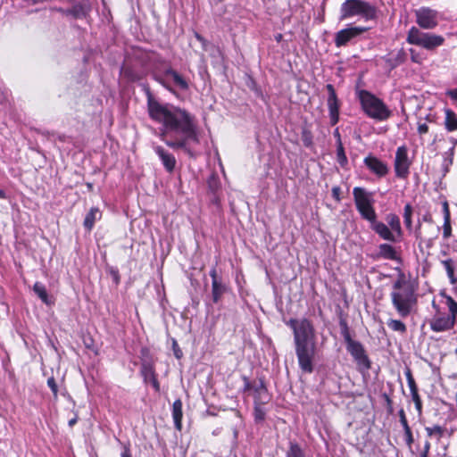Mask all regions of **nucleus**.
<instances>
[{"label":"nucleus","mask_w":457,"mask_h":457,"mask_svg":"<svg viewBox=\"0 0 457 457\" xmlns=\"http://www.w3.org/2000/svg\"><path fill=\"white\" fill-rule=\"evenodd\" d=\"M144 90L150 119L162 125L159 134L161 140L170 148L182 150L188 156L195 157V145L200 144L196 117L186 109L162 104L147 86L144 87Z\"/></svg>","instance_id":"nucleus-1"},{"label":"nucleus","mask_w":457,"mask_h":457,"mask_svg":"<svg viewBox=\"0 0 457 457\" xmlns=\"http://www.w3.org/2000/svg\"><path fill=\"white\" fill-rule=\"evenodd\" d=\"M286 324L293 330L299 368L304 373H312L317 352L315 328L312 321L306 318L290 319Z\"/></svg>","instance_id":"nucleus-2"},{"label":"nucleus","mask_w":457,"mask_h":457,"mask_svg":"<svg viewBox=\"0 0 457 457\" xmlns=\"http://www.w3.org/2000/svg\"><path fill=\"white\" fill-rule=\"evenodd\" d=\"M440 295L445 299L446 312H443L435 302L432 303L436 313L429 321V327L434 332L449 331L457 325V302L445 292H441Z\"/></svg>","instance_id":"nucleus-3"},{"label":"nucleus","mask_w":457,"mask_h":457,"mask_svg":"<svg viewBox=\"0 0 457 457\" xmlns=\"http://www.w3.org/2000/svg\"><path fill=\"white\" fill-rule=\"evenodd\" d=\"M390 296L393 306L402 318L408 317L417 303L413 288L403 278L394 283Z\"/></svg>","instance_id":"nucleus-4"},{"label":"nucleus","mask_w":457,"mask_h":457,"mask_svg":"<svg viewBox=\"0 0 457 457\" xmlns=\"http://www.w3.org/2000/svg\"><path fill=\"white\" fill-rule=\"evenodd\" d=\"M361 109L364 113L370 119L384 121L392 114V112L386 104L372 93L361 89L357 92Z\"/></svg>","instance_id":"nucleus-5"},{"label":"nucleus","mask_w":457,"mask_h":457,"mask_svg":"<svg viewBox=\"0 0 457 457\" xmlns=\"http://www.w3.org/2000/svg\"><path fill=\"white\" fill-rule=\"evenodd\" d=\"M360 17L369 21L378 19V9L374 4L364 0H345L340 7V21Z\"/></svg>","instance_id":"nucleus-6"},{"label":"nucleus","mask_w":457,"mask_h":457,"mask_svg":"<svg viewBox=\"0 0 457 457\" xmlns=\"http://www.w3.org/2000/svg\"><path fill=\"white\" fill-rule=\"evenodd\" d=\"M154 78L171 93L175 92L174 88L180 91H187L189 89V84L187 79L170 66H166L163 70L155 71Z\"/></svg>","instance_id":"nucleus-7"},{"label":"nucleus","mask_w":457,"mask_h":457,"mask_svg":"<svg viewBox=\"0 0 457 457\" xmlns=\"http://www.w3.org/2000/svg\"><path fill=\"white\" fill-rule=\"evenodd\" d=\"M406 41L414 46H420L428 51H433L445 43V37L441 35L424 32L419 28L412 26L408 33Z\"/></svg>","instance_id":"nucleus-8"},{"label":"nucleus","mask_w":457,"mask_h":457,"mask_svg":"<svg viewBox=\"0 0 457 457\" xmlns=\"http://www.w3.org/2000/svg\"><path fill=\"white\" fill-rule=\"evenodd\" d=\"M353 195L356 209L363 220L370 222L377 218L371 193L367 192L363 187H356L353 189Z\"/></svg>","instance_id":"nucleus-9"},{"label":"nucleus","mask_w":457,"mask_h":457,"mask_svg":"<svg viewBox=\"0 0 457 457\" xmlns=\"http://www.w3.org/2000/svg\"><path fill=\"white\" fill-rule=\"evenodd\" d=\"M370 28L362 26H348L340 29L335 34L334 42L337 47L345 46L349 43H353L362 34L367 32Z\"/></svg>","instance_id":"nucleus-10"},{"label":"nucleus","mask_w":457,"mask_h":457,"mask_svg":"<svg viewBox=\"0 0 457 457\" xmlns=\"http://www.w3.org/2000/svg\"><path fill=\"white\" fill-rule=\"evenodd\" d=\"M416 23L423 29H433L439 22V12L429 7L422 6L414 11Z\"/></svg>","instance_id":"nucleus-11"},{"label":"nucleus","mask_w":457,"mask_h":457,"mask_svg":"<svg viewBox=\"0 0 457 457\" xmlns=\"http://www.w3.org/2000/svg\"><path fill=\"white\" fill-rule=\"evenodd\" d=\"M411 162L408 156V149L401 145L396 149L394 168L395 176L399 179H406L410 174Z\"/></svg>","instance_id":"nucleus-12"},{"label":"nucleus","mask_w":457,"mask_h":457,"mask_svg":"<svg viewBox=\"0 0 457 457\" xmlns=\"http://www.w3.org/2000/svg\"><path fill=\"white\" fill-rule=\"evenodd\" d=\"M245 391H250L254 400V404H267L270 395L262 379L248 381L245 379Z\"/></svg>","instance_id":"nucleus-13"},{"label":"nucleus","mask_w":457,"mask_h":457,"mask_svg":"<svg viewBox=\"0 0 457 457\" xmlns=\"http://www.w3.org/2000/svg\"><path fill=\"white\" fill-rule=\"evenodd\" d=\"M346 349L354 359L360 370H368L370 369V361L360 342H352L346 345Z\"/></svg>","instance_id":"nucleus-14"},{"label":"nucleus","mask_w":457,"mask_h":457,"mask_svg":"<svg viewBox=\"0 0 457 457\" xmlns=\"http://www.w3.org/2000/svg\"><path fill=\"white\" fill-rule=\"evenodd\" d=\"M326 89L328 91L327 104L329 112L330 124L335 126L339 120V100L333 85L328 84L326 86Z\"/></svg>","instance_id":"nucleus-15"},{"label":"nucleus","mask_w":457,"mask_h":457,"mask_svg":"<svg viewBox=\"0 0 457 457\" xmlns=\"http://www.w3.org/2000/svg\"><path fill=\"white\" fill-rule=\"evenodd\" d=\"M363 163L368 170L378 178H384L389 172L387 163L372 154L366 156L363 160Z\"/></svg>","instance_id":"nucleus-16"},{"label":"nucleus","mask_w":457,"mask_h":457,"mask_svg":"<svg viewBox=\"0 0 457 457\" xmlns=\"http://www.w3.org/2000/svg\"><path fill=\"white\" fill-rule=\"evenodd\" d=\"M209 274L212 278V298L213 303H217L228 291V286L223 282L222 278L218 276L216 268H212Z\"/></svg>","instance_id":"nucleus-17"},{"label":"nucleus","mask_w":457,"mask_h":457,"mask_svg":"<svg viewBox=\"0 0 457 457\" xmlns=\"http://www.w3.org/2000/svg\"><path fill=\"white\" fill-rule=\"evenodd\" d=\"M153 150L159 157L164 170L169 173H172L177 164V160L174 154L169 152L163 146L155 144L153 145Z\"/></svg>","instance_id":"nucleus-18"},{"label":"nucleus","mask_w":457,"mask_h":457,"mask_svg":"<svg viewBox=\"0 0 457 457\" xmlns=\"http://www.w3.org/2000/svg\"><path fill=\"white\" fill-rule=\"evenodd\" d=\"M370 228L383 240L395 243L399 239L386 223L378 221L377 218L370 221Z\"/></svg>","instance_id":"nucleus-19"},{"label":"nucleus","mask_w":457,"mask_h":457,"mask_svg":"<svg viewBox=\"0 0 457 457\" xmlns=\"http://www.w3.org/2000/svg\"><path fill=\"white\" fill-rule=\"evenodd\" d=\"M405 377L407 379L408 386L411 391V399L414 402L415 408L419 415H420L422 413V401L419 395L418 386L410 369L406 370Z\"/></svg>","instance_id":"nucleus-20"},{"label":"nucleus","mask_w":457,"mask_h":457,"mask_svg":"<svg viewBox=\"0 0 457 457\" xmlns=\"http://www.w3.org/2000/svg\"><path fill=\"white\" fill-rule=\"evenodd\" d=\"M423 220L429 223V228L433 230L429 237H422L421 233L420 231V225L419 228L416 230V237L424 242L428 248H431L434 245L435 240L438 237L440 232V227H434L433 221L430 216H424Z\"/></svg>","instance_id":"nucleus-21"},{"label":"nucleus","mask_w":457,"mask_h":457,"mask_svg":"<svg viewBox=\"0 0 457 457\" xmlns=\"http://www.w3.org/2000/svg\"><path fill=\"white\" fill-rule=\"evenodd\" d=\"M440 263L446 271L447 278L451 285L457 284V260L447 258L441 260Z\"/></svg>","instance_id":"nucleus-22"},{"label":"nucleus","mask_w":457,"mask_h":457,"mask_svg":"<svg viewBox=\"0 0 457 457\" xmlns=\"http://www.w3.org/2000/svg\"><path fill=\"white\" fill-rule=\"evenodd\" d=\"M442 211L444 215L443 237L448 239L452 236L451 213L447 201L442 204Z\"/></svg>","instance_id":"nucleus-23"},{"label":"nucleus","mask_w":457,"mask_h":457,"mask_svg":"<svg viewBox=\"0 0 457 457\" xmlns=\"http://www.w3.org/2000/svg\"><path fill=\"white\" fill-rule=\"evenodd\" d=\"M386 225L393 230V232L400 238L403 236V229L401 227L400 218L395 213H388L386 216Z\"/></svg>","instance_id":"nucleus-24"},{"label":"nucleus","mask_w":457,"mask_h":457,"mask_svg":"<svg viewBox=\"0 0 457 457\" xmlns=\"http://www.w3.org/2000/svg\"><path fill=\"white\" fill-rule=\"evenodd\" d=\"M101 217L102 212L97 207L91 208L85 217L83 223L84 227L90 231L94 228L95 222L100 220Z\"/></svg>","instance_id":"nucleus-25"},{"label":"nucleus","mask_w":457,"mask_h":457,"mask_svg":"<svg viewBox=\"0 0 457 457\" xmlns=\"http://www.w3.org/2000/svg\"><path fill=\"white\" fill-rule=\"evenodd\" d=\"M425 431L428 437L435 438L436 442H439L446 434L447 428L445 426L434 425L431 427H426Z\"/></svg>","instance_id":"nucleus-26"},{"label":"nucleus","mask_w":457,"mask_h":457,"mask_svg":"<svg viewBox=\"0 0 457 457\" xmlns=\"http://www.w3.org/2000/svg\"><path fill=\"white\" fill-rule=\"evenodd\" d=\"M140 373L145 383L156 377L154 364L151 361H143L141 363Z\"/></svg>","instance_id":"nucleus-27"},{"label":"nucleus","mask_w":457,"mask_h":457,"mask_svg":"<svg viewBox=\"0 0 457 457\" xmlns=\"http://www.w3.org/2000/svg\"><path fill=\"white\" fill-rule=\"evenodd\" d=\"M445 128L447 131L452 132L457 130V114L451 109L445 110Z\"/></svg>","instance_id":"nucleus-28"},{"label":"nucleus","mask_w":457,"mask_h":457,"mask_svg":"<svg viewBox=\"0 0 457 457\" xmlns=\"http://www.w3.org/2000/svg\"><path fill=\"white\" fill-rule=\"evenodd\" d=\"M182 402L180 399L176 400L172 405V418L177 429H181L182 421Z\"/></svg>","instance_id":"nucleus-29"},{"label":"nucleus","mask_w":457,"mask_h":457,"mask_svg":"<svg viewBox=\"0 0 457 457\" xmlns=\"http://www.w3.org/2000/svg\"><path fill=\"white\" fill-rule=\"evenodd\" d=\"M33 291L44 303L47 305L53 304L54 302L49 297L46 287L41 282H36L34 284Z\"/></svg>","instance_id":"nucleus-30"},{"label":"nucleus","mask_w":457,"mask_h":457,"mask_svg":"<svg viewBox=\"0 0 457 457\" xmlns=\"http://www.w3.org/2000/svg\"><path fill=\"white\" fill-rule=\"evenodd\" d=\"M378 254L380 257L386 259V260H396L397 254L396 251L394 246L388 244H381L378 246Z\"/></svg>","instance_id":"nucleus-31"},{"label":"nucleus","mask_w":457,"mask_h":457,"mask_svg":"<svg viewBox=\"0 0 457 457\" xmlns=\"http://www.w3.org/2000/svg\"><path fill=\"white\" fill-rule=\"evenodd\" d=\"M87 12L82 4H75L66 10V15H71L75 19H83L87 16Z\"/></svg>","instance_id":"nucleus-32"},{"label":"nucleus","mask_w":457,"mask_h":457,"mask_svg":"<svg viewBox=\"0 0 457 457\" xmlns=\"http://www.w3.org/2000/svg\"><path fill=\"white\" fill-rule=\"evenodd\" d=\"M339 327L341 330V335L344 337L346 345L355 341L352 338L350 335L349 327L345 320L340 319Z\"/></svg>","instance_id":"nucleus-33"},{"label":"nucleus","mask_w":457,"mask_h":457,"mask_svg":"<svg viewBox=\"0 0 457 457\" xmlns=\"http://www.w3.org/2000/svg\"><path fill=\"white\" fill-rule=\"evenodd\" d=\"M287 457H305V454L298 444L290 442L289 449L287 453Z\"/></svg>","instance_id":"nucleus-34"},{"label":"nucleus","mask_w":457,"mask_h":457,"mask_svg":"<svg viewBox=\"0 0 457 457\" xmlns=\"http://www.w3.org/2000/svg\"><path fill=\"white\" fill-rule=\"evenodd\" d=\"M337 161L341 167H345L348 162L347 157L345 154V149L342 141L340 139L337 142Z\"/></svg>","instance_id":"nucleus-35"},{"label":"nucleus","mask_w":457,"mask_h":457,"mask_svg":"<svg viewBox=\"0 0 457 457\" xmlns=\"http://www.w3.org/2000/svg\"><path fill=\"white\" fill-rule=\"evenodd\" d=\"M263 405L264 404H254L253 416H254V420L257 423H261L265 420L266 410L263 407Z\"/></svg>","instance_id":"nucleus-36"},{"label":"nucleus","mask_w":457,"mask_h":457,"mask_svg":"<svg viewBox=\"0 0 457 457\" xmlns=\"http://www.w3.org/2000/svg\"><path fill=\"white\" fill-rule=\"evenodd\" d=\"M411 216H412V207L410 204H405V206L403 208V217L404 224L408 229H411V227H412Z\"/></svg>","instance_id":"nucleus-37"},{"label":"nucleus","mask_w":457,"mask_h":457,"mask_svg":"<svg viewBox=\"0 0 457 457\" xmlns=\"http://www.w3.org/2000/svg\"><path fill=\"white\" fill-rule=\"evenodd\" d=\"M387 327L391 328L393 331H397L400 333H405L406 332V326L403 322L398 320H389L387 321Z\"/></svg>","instance_id":"nucleus-38"},{"label":"nucleus","mask_w":457,"mask_h":457,"mask_svg":"<svg viewBox=\"0 0 457 457\" xmlns=\"http://www.w3.org/2000/svg\"><path fill=\"white\" fill-rule=\"evenodd\" d=\"M207 184L212 193H216L220 186L219 178L214 174L208 179Z\"/></svg>","instance_id":"nucleus-39"},{"label":"nucleus","mask_w":457,"mask_h":457,"mask_svg":"<svg viewBox=\"0 0 457 457\" xmlns=\"http://www.w3.org/2000/svg\"><path fill=\"white\" fill-rule=\"evenodd\" d=\"M403 431H404L406 445L409 447H411V445H412V444L414 442L411 429L410 427H407V428H403Z\"/></svg>","instance_id":"nucleus-40"},{"label":"nucleus","mask_w":457,"mask_h":457,"mask_svg":"<svg viewBox=\"0 0 457 457\" xmlns=\"http://www.w3.org/2000/svg\"><path fill=\"white\" fill-rule=\"evenodd\" d=\"M47 386L50 387L54 399H56L57 395H58V386H57L54 378L51 377L47 379Z\"/></svg>","instance_id":"nucleus-41"},{"label":"nucleus","mask_w":457,"mask_h":457,"mask_svg":"<svg viewBox=\"0 0 457 457\" xmlns=\"http://www.w3.org/2000/svg\"><path fill=\"white\" fill-rule=\"evenodd\" d=\"M124 76L128 78L130 81H137L140 79V77L135 73L131 69H124L123 70Z\"/></svg>","instance_id":"nucleus-42"},{"label":"nucleus","mask_w":457,"mask_h":457,"mask_svg":"<svg viewBox=\"0 0 457 457\" xmlns=\"http://www.w3.org/2000/svg\"><path fill=\"white\" fill-rule=\"evenodd\" d=\"M454 155V148L451 147L447 152L445 153V162L447 165H451L453 163V158Z\"/></svg>","instance_id":"nucleus-43"},{"label":"nucleus","mask_w":457,"mask_h":457,"mask_svg":"<svg viewBox=\"0 0 457 457\" xmlns=\"http://www.w3.org/2000/svg\"><path fill=\"white\" fill-rule=\"evenodd\" d=\"M398 415H399L400 422H401V424L403 426V428L410 427L409 424H408L407 418H406V415H405V411H404L403 409H401L398 411Z\"/></svg>","instance_id":"nucleus-44"},{"label":"nucleus","mask_w":457,"mask_h":457,"mask_svg":"<svg viewBox=\"0 0 457 457\" xmlns=\"http://www.w3.org/2000/svg\"><path fill=\"white\" fill-rule=\"evenodd\" d=\"M121 457H132L131 451L129 445H122Z\"/></svg>","instance_id":"nucleus-45"},{"label":"nucleus","mask_w":457,"mask_h":457,"mask_svg":"<svg viewBox=\"0 0 457 457\" xmlns=\"http://www.w3.org/2000/svg\"><path fill=\"white\" fill-rule=\"evenodd\" d=\"M418 132L422 135L428 132V126L426 123H420L418 126Z\"/></svg>","instance_id":"nucleus-46"},{"label":"nucleus","mask_w":457,"mask_h":457,"mask_svg":"<svg viewBox=\"0 0 457 457\" xmlns=\"http://www.w3.org/2000/svg\"><path fill=\"white\" fill-rule=\"evenodd\" d=\"M331 191H332V196L337 201H339L340 200V193H341L340 187H334Z\"/></svg>","instance_id":"nucleus-47"},{"label":"nucleus","mask_w":457,"mask_h":457,"mask_svg":"<svg viewBox=\"0 0 457 457\" xmlns=\"http://www.w3.org/2000/svg\"><path fill=\"white\" fill-rule=\"evenodd\" d=\"M385 399H386V402L387 411L389 413H393L394 409H393V406H392V400H391V398L388 395H385Z\"/></svg>","instance_id":"nucleus-48"},{"label":"nucleus","mask_w":457,"mask_h":457,"mask_svg":"<svg viewBox=\"0 0 457 457\" xmlns=\"http://www.w3.org/2000/svg\"><path fill=\"white\" fill-rule=\"evenodd\" d=\"M446 95L453 101L457 102V89L447 91Z\"/></svg>","instance_id":"nucleus-49"},{"label":"nucleus","mask_w":457,"mask_h":457,"mask_svg":"<svg viewBox=\"0 0 457 457\" xmlns=\"http://www.w3.org/2000/svg\"><path fill=\"white\" fill-rule=\"evenodd\" d=\"M149 383L152 384L153 387L154 388V390L156 392H159V390H160V384H159L156 377L154 378H153L152 380H150Z\"/></svg>","instance_id":"nucleus-50"},{"label":"nucleus","mask_w":457,"mask_h":457,"mask_svg":"<svg viewBox=\"0 0 457 457\" xmlns=\"http://www.w3.org/2000/svg\"><path fill=\"white\" fill-rule=\"evenodd\" d=\"M195 37H196V39H197L199 42H201V43H202L204 49V50H206V45H207L206 40H205V39H204V38L200 34H198V33H195Z\"/></svg>","instance_id":"nucleus-51"},{"label":"nucleus","mask_w":457,"mask_h":457,"mask_svg":"<svg viewBox=\"0 0 457 457\" xmlns=\"http://www.w3.org/2000/svg\"><path fill=\"white\" fill-rule=\"evenodd\" d=\"M195 37H196V39H197L199 42H201V43H202L204 49V50H206V45H207L206 40H205V39H204V38L200 34H198V33H195Z\"/></svg>","instance_id":"nucleus-52"},{"label":"nucleus","mask_w":457,"mask_h":457,"mask_svg":"<svg viewBox=\"0 0 457 457\" xmlns=\"http://www.w3.org/2000/svg\"><path fill=\"white\" fill-rule=\"evenodd\" d=\"M411 61H412L413 62H420L419 56H418V54L415 53V51H414V50H412V49L411 50Z\"/></svg>","instance_id":"nucleus-53"},{"label":"nucleus","mask_w":457,"mask_h":457,"mask_svg":"<svg viewBox=\"0 0 457 457\" xmlns=\"http://www.w3.org/2000/svg\"><path fill=\"white\" fill-rule=\"evenodd\" d=\"M429 450H430V443L428 441H426L424 444L422 452L429 453Z\"/></svg>","instance_id":"nucleus-54"},{"label":"nucleus","mask_w":457,"mask_h":457,"mask_svg":"<svg viewBox=\"0 0 457 457\" xmlns=\"http://www.w3.org/2000/svg\"><path fill=\"white\" fill-rule=\"evenodd\" d=\"M77 420H78V417H74L73 419L70 420H69V426L70 427H73L76 423H77Z\"/></svg>","instance_id":"nucleus-55"},{"label":"nucleus","mask_w":457,"mask_h":457,"mask_svg":"<svg viewBox=\"0 0 457 457\" xmlns=\"http://www.w3.org/2000/svg\"><path fill=\"white\" fill-rule=\"evenodd\" d=\"M450 142L453 144V146L454 149H455V145H457V138L455 137H450L449 138Z\"/></svg>","instance_id":"nucleus-56"},{"label":"nucleus","mask_w":457,"mask_h":457,"mask_svg":"<svg viewBox=\"0 0 457 457\" xmlns=\"http://www.w3.org/2000/svg\"><path fill=\"white\" fill-rule=\"evenodd\" d=\"M334 136L337 138V140H341V137H340V134H339V131H338V129H336L335 131H334ZM338 141H337V143Z\"/></svg>","instance_id":"nucleus-57"},{"label":"nucleus","mask_w":457,"mask_h":457,"mask_svg":"<svg viewBox=\"0 0 457 457\" xmlns=\"http://www.w3.org/2000/svg\"><path fill=\"white\" fill-rule=\"evenodd\" d=\"M54 10H56L57 12L66 15V10L67 9H63V8L59 7V8H55Z\"/></svg>","instance_id":"nucleus-58"},{"label":"nucleus","mask_w":457,"mask_h":457,"mask_svg":"<svg viewBox=\"0 0 457 457\" xmlns=\"http://www.w3.org/2000/svg\"><path fill=\"white\" fill-rule=\"evenodd\" d=\"M6 194L4 190L0 189V199H5Z\"/></svg>","instance_id":"nucleus-59"},{"label":"nucleus","mask_w":457,"mask_h":457,"mask_svg":"<svg viewBox=\"0 0 457 457\" xmlns=\"http://www.w3.org/2000/svg\"><path fill=\"white\" fill-rule=\"evenodd\" d=\"M303 143L305 145H309L311 144V140L308 138L303 137Z\"/></svg>","instance_id":"nucleus-60"},{"label":"nucleus","mask_w":457,"mask_h":457,"mask_svg":"<svg viewBox=\"0 0 457 457\" xmlns=\"http://www.w3.org/2000/svg\"><path fill=\"white\" fill-rule=\"evenodd\" d=\"M420 457H428V453L421 452Z\"/></svg>","instance_id":"nucleus-61"},{"label":"nucleus","mask_w":457,"mask_h":457,"mask_svg":"<svg viewBox=\"0 0 457 457\" xmlns=\"http://www.w3.org/2000/svg\"><path fill=\"white\" fill-rule=\"evenodd\" d=\"M401 62H402V60H400L399 62H395L392 63V67H395Z\"/></svg>","instance_id":"nucleus-62"},{"label":"nucleus","mask_w":457,"mask_h":457,"mask_svg":"<svg viewBox=\"0 0 457 457\" xmlns=\"http://www.w3.org/2000/svg\"><path fill=\"white\" fill-rule=\"evenodd\" d=\"M179 352H175V355H176L177 358H179Z\"/></svg>","instance_id":"nucleus-63"},{"label":"nucleus","mask_w":457,"mask_h":457,"mask_svg":"<svg viewBox=\"0 0 457 457\" xmlns=\"http://www.w3.org/2000/svg\"><path fill=\"white\" fill-rule=\"evenodd\" d=\"M179 352H175V355H176L177 358H179Z\"/></svg>","instance_id":"nucleus-64"}]
</instances>
